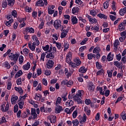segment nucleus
<instances>
[{
    "mask_svg": "<svg viewBox=\"0 0 126 126\" xmlns=\"http://www.w3.org/2000/svg\"><path fill=\"white\" fill-rule=\"evenodd\" d=\"M119 31L122 32V31H124L125 30L126 27L124 25V23H121L119 25Z\"/></svg>",
    "mask_w": 126,
    "mask_h": 126,
    "instance_id": "nucleus-29",
    "label": "nucleus"
},
{
    "mask_svg": "<svg viewBox=\"0 0 126 126\" xmlns=\"http://www.w3.org/2000/svg\"><path fill=\"white\" fill-rule=\"evenodd\" d=\"M74 101L77 102L78 104H83V101L82 100V99H80V98L78 99H75Z\"/></svg>",
    "mask_w": 126,
    "mask_h": 126,
    "instance_id": "nucleus-48",
    "label": "nucleus"
},
{
    "mask_svg": "<svg viewBox=\"0 0 126 126\" xmlns=\"http://www.w3.org/2000/svg\"><path fill=\"white\" fill-rule=\"evenodd\" d=\"M22 80V79H21V78H19L16 81L17 85H21V84H22V82L21 81Z\"/></svg>",
    "mask_w": 126,
    "mask_h": 126,
    "instance_id": "nucleus-46",
    "label": "nucleus"
},
{
    "mask_svg": "<svg viewBox=\"0 0 126 126\" xmlns=\"http://www.w3.org/2000/svg\"><path fill=\"white\" fill-rule=\"evenodd\" d=\"M126 7L120 9L119 11V14L121 16H124L125 14H126Z\"/></svg>",
    "mask_w": 126,
    "mask_h": 126,
    "instance_id": "nucleus-20",
    "label": "nucleus"
},
{
    "mask_svg": "<svg viewBox=\"0 0 126 126\" xmlns=\"http://www.w3.org/2000/svg\"><path fill=\"white\" fill-rule=\"evenodd\" d=\"M121 62H123V63H126V56H124L122 58Z\"/></svg>",
    "mask_w": 126,
    "mask_h": 126,
    "instance_id": "nucleus-64",
    "label": "nucleus"
},
{
    "mask_svg": "<svg viewBox=\"0 0 126 126\" xmlns=\"http://www.w3.org/2000/svg\"><path fill=\"white\" fill-rule=\"evenodd\" d=\"M120 35L121 36H123V37L126 38V31L121 32Z\"/></svg>",
    "mask_w": 126,
    "mask_h": 126,
    "instance_id": "nucleus-63",
    "label": "nucleus"
},
{
    "mask_svg": "<svg viewBox=\"0 0 126 126\" xmlns=\"http://www.w3.org/2000/svg\"><path fill=\"white\" fill-rule=\"evenodd\" d=\"M68 63L69 65H70L72 68H76V67L78 66L76 65L75 63L72 61H70L69 63Z\"/></svg>",
    "mask_w": 126,
    "mask_h": 126,
    "instance_id": "nucleus-25",
    "label": "nucleus"
},
{
    "mask_svg": "<svg viewBox=\"0 0 126 126\" xmlns=\"http://www.w3.org/2000/svg\"><path fill=\"white\" fill-rule=\"evenodd\" d=\"M56 106L55 109V112L56 114H60L61 112L63 110V106L61 105H57Z\"/></svg>",
    "mask_w": 126,
    "mask_h": 126,
    "instance_id": "nucleus-8",
    "label": "nucleus"
},
{
    "mask_svg": "<svg viewBox=\"0 0 126 126\" xmlns=\"http://www.w3.org/2000/svg\"><path fill=\"white\" fill-rule=\"evenodd\" d=\"M90 14H91V15H92L93 17H95V16L97 15V12H96V11L94 10H92L90 11Z\"/></svg>",
    "mask_w": 126,
    "mask_h": 126,
    "instance_id": "nucleus-37",
    "label": "nucleus"
},
{
    "mask_svg": "<svg viewBox=\"0 0 126 126\" xmlns=\"http://www.w3.org/2000/svg\"><path fill=\"white\" fill-rule=\"evenodd\" d=\"M0 110L2 111V113H5L6 110L4 109V107H5V102L2 104H1L0 106Z\"/></svg>",
    "mask_w": 126,
    "mask_h": 126,
    "instance_id": "nucleus-39",
    "label": "nucleus"
},
{
    "mask_svg": "<svg viewBox=\"0 0 126 126\" xmlns=\"http://www.w3.org/2000/svg\"><path fill=\"white\" fill-rule=\"evenodd\" d=\"M73 62L76 64L77 66H79V65L81 64V61H80V59L78 57L74 58L73 59Z\"/></svg>",
    "mask_w": 126,
    "mask_h": 126,
    "instance_id": "nucleus-10",
    "label": "nucleus"
},
{
    "mask_svg": "<svg viewBox=\"0 0 126 126\" xmlns=\"http://www.w3.org/2000/svg\"><path fill=\"white\" fill-rule=\"evenodd\" d=\"M65 105L66 107H71L74 105V102L72 100H68L67 102H65Z\"/></svg>",
    "mask_w": 126,
    "mask_h": 126,
    "instance_id": "nucleus-12",
    "label": "nucleus"
},
{
    "mask_svg": "<svg viewBox=\"0 0 126 126\" xmlns=\"http://www.w3.org/2000/svg\"><path fill=\"white\" fill-rule=\"evenodd\" d=\"M26 19H27V18L25 17V18H18L17 19V20L18 21H19V22L20 23H24V22H25V21H26Z\"/></svg>",
    "mask_w": 126,
    "mask_h": 126,
    "instance_id": "nucleus-34",
    "label": "nucleus"
},
{
    "mask_svg": "<svg viewBox=\"0 0 126 126\" xmlns=\"http://www.w3.org/2000/svg\"><path fill=\"white\" fill-rule=\"evenodd\" d=\"M107 73L108 75V77H110V78H112V76L113 75V70H111L109 71H107Z\"/></svg>",
    "mask_w": 126,
    "mask_h": 126,
    "instance_id": "nucleus-56",
    "label": "nucleus"
},
{
    "mask_svg": "<svg viewBox=\"0 0 126 126\" xmlns=\"http://www.w3.org/2000/svg\"><path fill=\"white\" fill-rule=\"evenodd\" d=\"M30 66H31V64L30 63L28 62L27 64H25L23 66V68L24 70H28L30 68Z\"/></svg>",
    "mask_w": 126,
    "mask_h": 126,
    "instance_id": "nucleus-21",
    "label": "nucleus"
},
{
    "mask_svg": "<svg viewBox=\"0 0 126 126\" xmlns=\"http://www.w3.org/2000/svg\"><path fill=\"white\" fill-rule=\"evenodd\" d=\"M63 52H65V51H67L69 48V43L67 42V41H64L63 44Z\"/></svg>",
    "mask_w": 126,
    "mask_h": 126,
    "instance_id": "nucleus-15",
    "label": "nucleus"
},
{
    "mask_svg": "<svg viewBox=\"0 0 126 126\" xmlns=\"http://www.w3.org/2000/svg\"><path fill=\"white\" fill-rule=\"evenodd\" d=\"M97 17H99V18H101L102 19V18H103V19L106 20L107 18H108V17L107 16H106L105 14H102V13H99L97 15Z\"/></svg>",
    "mask_w": 126,
    "mask_h": 126,
    "instance_id": "nucleus-28",
    "label": "nucleus"
},
{
    "mask_svg": "<svg viewBox=\"0 0 126 126\" xmlns=\"http://www.w3.org/2000/svg\"><path fill=\"white\" fill-rule=\"evenodd\" d=\"M62 21L61 20H56L54 22V27L57 30H59V28L62 26Z\"/></svg>",
    "mask_w": 126,
    "mask_h": 126,
    "instance_id": "nucleus-2",
    "label": "nucleus"
},
{
    "mask_svg": "<svg viewBox=\"0 0 126 126\" xmlns=\"http://www.w3.org/2000/svg\"><path fill=\"white\" fill-rule=\"evenodd\" d=\"M71 59H72V53L69 52L66 56V63H69L71 62Z\"/></svg>",
    "mask_w": 126,
    "mask_h": 126,
    "instance_id": "nucleus-6",
    "label": "nucleus"
},
{
    "mask_svg": "<svg viewBox=\"0 0 126 126\" xmlns=\"http://www.w3.org/2000/svg\"><path fill=\"white\" fill-rule=\"evenodd\" d=\"M72 25H74V24H77V22L78 21V19H77L76 16L73 17L71 19Z\"/></svg>",
    "mask_w": 126,
    "mask_h": 126,
    "instance_id": "nucleus-27",
    "label": "nucleus"
},
{
    "mask_svg": "<svg viewBox=\"0 0 126 126\" xmlns=\"http://www.w3.org/2000/svg\"><path fill=\"white\" fill-rule=\"evenodd\" d=\"M38 15V12L37 11H33L32 13V16L33 18H36Z\"/></svg>",
    "mask_w": 126,
    "mask_h": 126,
    "instance_id": "nucleus-54",
    "label": "nucleus"
},
{
    "mask_svg": "<svg viewBox=\"0 0 126 126\" xmlns=\"http://www.w3.org/2000/svg\"><path fill=\"white\" fill-rule=\"evenodd\" d=\"M31 116H32V120L34 121L35 119H37L38 115L36 113V109L35 108H31Z\"/></svg>",
    "mask_w": 126,
    "mask_h": 126,
    "instance_id": "nucleus-4",
    "label": "nucleus"
},
{
    "mask_svg": "<svg viewBox=\"0 0 126 126\" xmlns=\"http://www.w3.org/2000/svg\"><path fill=\"white\" fill-rule=\"evenodd\" d=\"M4 65L5 67L7 68V69H9V68H10V64H9V63H8V62H5Z\"/></svg>",
    "mask_w": 126,
    "mask_h": 126,
    "instance_id": "nucleus-44",
    "label": "nucleus"
},
{
    "mask_svg": "<svg viewBox=\"0 0 126 126\" xmlns=\"http://www.w3.org/2000/svg\"><path fill=\"white\" fill-rule=\"evenodd\" d=\"M50 53H48L46 56V58L47 59H54L55 58V55L53 54V52H50Z\"/></svg>",
    "mask_w": 126,
    "mask_h": 126,
    "instance_id": "nucleus-30",
    "label": "nucleus"
},
{
    "mask_svg": "<svg viewBox=\"0 0 126 126\" xmlns=\"http://www.w3.org/2000/svg\"><path fill=\"white\" fill-rule=\"evenodd\" d=\"M59 36L60 35H58V34L55 33L52 35V37H53V38L55 39L56 41H58V40L59 39Z\"/></svg>",
    "mask_w": 126,
    "mask_h": 126,
    "instance_id": "nucleus-61",
    "label": "nucleus"
},
{
    "mask_svg": "<svg viewBox=\"0 0 126 126\" xmlns=\"http://www.w3.org/2000/svg\"><path fill=\"white\" fill-rule=\"evenodd\" d=\"M42 83L43 85L47 86V85H48V81H47V79L46 78L42 79Z\"/></svg>",
    "mask_w": 126,
    "mask_h": 126,
    "instance_id": "nucleus-59",
    "label": "nucleus"
},
{
    "mask_svg": "<svg viewBox=\"0 0 126 126\" xmlns=\"http://www.w3.org/2000/svg\"><path fill=\"white\" fill-rule=\"evenodd\" d=\"M78 112L77 110H75L72 114V117L73 119H75L77 117Z\"/></svg>",
    "mask_w": 126,
    "mask_h": 126,
    "instance_id": "nucleus-53",
    "label": "nucleus"
},
{
    "mask_svg": "<svg viewBox=\"0 0 126 126\" xmlns=\"http://www.w3.org/2000/svg\"><path fill=\"white\" fill-rule=\"evenodd\" d=\"M106 60H108V62L113 61V60H114V54H112V53L110 52L107 55Z\"/></svg>",
    "mask_w": 126,
    "mask_h": 126,
    "instance_id": "nucleus-13",
    "label": "nucleus"
},
{
    "mask_svg": "<svg viewBox=\"0 0 126 126\" xmlns=\"http://www.w3.org/2000/svg\"><path fill=\"white\" fill-rule=\"evenodd\" d=\"M100 52H101V48L99 46L95 47L93 51V54H98V53H99Z\"/></svg>",
    "mask_w": 126,
    "mask_h": 126,
    "instance_id": "nucleus-18",
    "label": "nucleus"
},
{
    "mask_svg": "<svg viewBox=\"0 0 126 126\" xmlns=\"http://www.w3.org/2000/svg\"><path fill=\"white\" fill-rule=\"evenodd\" d=\"M23 53L25 55H28L29 54V50L28 48H25L23 49Z\"/></svg>",
    "mask_w": 126,
    "mask_h": 126,
    "instance_id": "nucleus-62",
    "label": "nucleus"
},
{
    "mask_svg": "<svg viewBox=\"0 0 126 126\" xmlns=\"http://www.w3.org/2000/svg\"><path fill=\"white\" fill-rule=\"evenodd\" d=\"M111 0H107V1H105L104 3H103V7L105 9H107L109 7V1H110Z\"/></svg>",
    "mask_w": 126,
    "mask_h": 126,
    "instance_id": "nucleus-32",
    "label": "nucleus"
},
{
    "mask_svg": "<svg viewBox=\"0 0 126 126\" xmlns=\"http://www.w3.org/2000/svg\"><path fill=\"white\" fill-rule=\"evenodd\" d=\"M88 89L89 91H90L91 92H94V90H95V86H94V84L92 83L89 86H88Z\"/></svg>",
    "mask_w": 126,
    "mask_h": 126,
    "instance_id": "nucleus-14",
    "label": "nucleus"
},
{
    "mask_svg": "<svg viewBox=\"0 0 126 126\" xmlns=\"http://www.w3.org/2000/svg\"><path fill=\"white\" fill-rule=\"evenodd\" d=\"M42 49L43 51L46 52L49 50V49H50V46L49 45H46L45 46H42Z\"/></svg>",
    "mask_w": 126,
    "mask_h": 126,
    "instance_id": "nucleus-49",
    "label": "nucleus"
},
{
    "mask_svg": "<svg viewBox=\"0 0 126 126\" xmlns=\"http://www.w3.org/2000/svg\"><path fill=\"white\" fill-rule=\"evenodd\" d=\"M29 48L32 51V52H34L35 51V49L36 48V42H33L32 45V42L30 41L28 43Z\"/></svg>",
    "mask_w": 126,
    "mask_h": 126,
    "instance_id": "nucleus-5",
    "label": "nucleus"
},
{
    "mask_svg": "<svg viewBox=\"0 0 126 126\" xmlns=\"http://www.w3.org/2000/svg\"><path fill=\"white\" fill-rule=\"evenodd\" d=\"M17 112H18V105L16 104L14 106V113H17Z\"/></svg>",
    "mask_w": 126,
    "mask_h": 126,
    "instance_id": "nucleus-60",
    "label": "nucleus"
},
{
    "mask_svg": "<svg viewBox=\"0 0 126 126\" xmlns=\"http://www.w3.org/2000/svg\"><path fill=\"white\" fill-rule=\"evenodd\" d=\"M8 1V5L12 7L14 5V3H15V0H6Z\"/></svg>",
    "mask_w": 126,
    "mask_h": 126,
    "instance_id": "nucleus-22",
    "label": "nucleus"
},
{
    "mask_svg": "<svg viewBox=\"0 0 126 126\" xmlns=\"http://www.w3.org/2000/svg\"><path fill=\"white\" fill-rule=\"evenodd\" d=\"M18 100V96L15 95H12L11 98V102L12 104H14L16 101Z\"/></svg>",
    "mask_w": 126,
    "mask_h": 126,
    "instance_id": "nucleus-23",
    "label": "nucleus"
},
{
    "mask_svg": "<svg viewBox=\"0 0 126 126\" xmlns=\"http://www.w3.org/2000/svg\"><path fill=\"white\" fill-rule=\"evenodd\" d=\"M47 119L50 120L51 124H55L57 122V116L55 115H51L50 117H48Z\"/></svg>",
    "mask_w": 126,
    "mask_h": 126,
    "instance_id": "nucleus-7",
    "label": "nucleus"
},
{
    "mask_svg": "<svg viewBox=\"0 0 126 126\" xmlns=\"http://www.w3.org/2000/svg\"><path fill=\"white\" fill-rule=\"evenodd\" d=\"M86 17H87L91 24H96V23L98 22V20H97L96 18H92V17L89 15H87Z\"/></svg>",
    "mask_w": 126,
    "mask_h": 126,
    "instance_id": "nucleus-3",
    "label": "nucleus"
},
{
    "mask_svg": "<svg viewBox=\"0 0 126 126\" xmlns=\"http://www.w3.org/2000/svg\"><path fill=\"white\" fill-rule=\"evenodd\" d=\"M96 67L97 69H102L103 66L98 62H96Z\"/></svg>",
    "mask_w": 126,
    "mask_h": 126,
    "instance_id": "nucleus-35",
    "label": "nucleus"
},
{
    "mask_svg": "<svg viewBox=\"0 0 126 126\" xmlns=\"http://www.w3.org/2000/svg\"><path fill=\"white\" fill-rule=\"evenodd\" d=\"M25 32H29V33H34L35 32V30L33 28L27 27L25 30Z\"/></svg>",
    "mask_w": 126,
    "mask_h": 126,
    "instance_id": "nucleus-17",
    "label": "nucleus"
},
{
    "mask_svg": "<svg viewBox=\"0 0 126 126\" xmlns=\"http://www.w3.org/2000/svg\"><path fill=\"white\" fill-rule=\"evenodd\" d=\"M75 2L76 4H78V5H81L83 3V2L81 0H75Z\"/></svg>",
    "mask_w": 126,
    "mask_h": 126,
    "instance_id": "nucleus-57",
    "label": "nucleus"
},
{
    "mask_svg": "<svg viewBox=\"0 0 126 126\" xmlns=\"http://www.w3.org/2000/svg\"><path fill=\"white\" fill-rule=\"evenodd\" d=\"M89 40L88 38H84L80 43V45H85L86 44V42Z\"/></svg>",
    "mask_w": 126,
    "mask_h": 126,
    "instance_id": "nucleus-45",
    "label": "nucleus"
},
{
    "mask_svg": "<svg viewBox=\"0 0 126 126\" xmlns=\"http://www.w3.org/2000/svg\"><path fill=\"white\" fill-rule=\"evenodd\" d=\"M62 102V98H61V97L59 96L56 100L55 105L56 106H58L59 105H60V104H61V102Z\"/></svg>",
    "mask_w": 126,
    "mask_h": 126,
    "instance_id": "nucleus-36",
    "label": "nucleus"
},
{
    "mask_svg": "<svg viewBox=\"0 0 126 126\" xmlns=\"http://www.w3.org/2000/svg\"><path fill=\"white\" fill-rule=\"evenodd\" d=\"M18 104L19 105V107L20 109H23V106H24V101H21L18 103Z\"/></svg>",
    "mask_w": 126,
    "mask_h": 126,
    "instance_id": "nucleus-42",
    "label": "nucleus"
},
{
    "mask_svg": "<svg viewBox=\"0 0 126 126\" xmlns=\"http://www.w3.org/2000/svg\"><path fill=\"white\" fill-rule=\"evenodd\" d=\"M120 45V41L119 39H116L114 42V47H118Z\"/></svg>",
    "mask_w": 126,
    "mask_h": 126,
    "instance_id": "nucleus-47",
    "label": "nucleus"
},
{
    "mask_svg": "<svg viewBox=\"0 0 126 126\" xmlns=\"http://www.w3.org/2000/svg\"><path fill=\"white\" fill-rule=\"evenodd\" d=\"M44 5H45V3H44V2L42 1V0H38L35 3V6H40L43 7Z\"/></svg>",
    "mask_w": 126,
    "mask_h": 126,
    "instance_id": "nucleus-11",
    "label": "nucleus"
},
{
    "mask_svg": "<svg viewBox=\"0 0 126 126\" xmlns=\"http://www.w3.org/2000/svg\"><path fill=\"white\" fill-rule=\"evenodd\" d=\"M73 71H74V70H73V69H72V68H71V69L69 70V73H68L66 74V77H67V78H69L70 77V76H71V75H72V74L73 73Z\"/></svg>",
    "mask_w": 126,
    "mask_h": 126,
    "instance_id": "nucleus-33",
    "label": "nucleus"
},
{
    "mask_svg": "<svg viewBox=\"0 0 126 126\" xmlns=\"http://www.w3.org/2000/svg\"><path fill=\"white\" fill-rule=\"evenodd\" d=\"M102 74H105V70L103 68L100 69V70H98L96 73V75L97 76L99 75H102Z\"/></svg>",
    "mask_w": 126,
    "mask_h": 126,
    "instance_id": "nucleus-26",
    "label": "nucleus"
},
{
    "mask_svg": "<svg viewBox=\"0 0 126 126\" xmlns=\"http://www.w3.org/2000/svg\"><path fill=\"white\" fill-rule=\"evenodd\" d=\"M11 16H13V17H14V18L17 17V11L15 10H13L11 12Z\"/></svg>",
    "mask_w": 126,
    "mask_h": 126,
    "instance_id": "nucleus-40",
    "label": "nucleus"
},
{
    "mask_svg": "<svg viewBox=\"0 0 126 126\" xmlns=\"http://www.w3.org/2000/svg\"><path fill=\"white\" fill-rule=\"evenodd\" d=\"M96 91H99L100 95H104V92H103V87L97 86Z\"/></svg>",
    "mask_w": 126,
    "mask_h": 126,
    "instance_id": "nucleus-31",
    "label": "nucleus"
},
{
    "mask_svg": "<svg viewBox=\"0 0 126 126\" xmlns=\"http://www.w3.org/2000/svg\"><path fill=\"white\" fill-rule=\"evenodd\" d=\"M7 1L6 0H4L2 2V7H3V8H5L7 6Z\"/></svg>",
    "mask_w": 126,
    "mask_h": 126,
    "instance_id": "nucleus-50",
    "label": "nucleus"
},
{
    "mask_svg": "<svg viewBox=\"0 0 126 126\" xmlns=\"http://www.w3.org/2000/svg\"><path fill=\"white\" fill-rule=\"evenodd\" d=\"M72 123L73 126H77L78 125H79V121L77 119L73 120Z\"/></svg>",
    "mask_w": 126,
    "mask_h": 126,
    "instance_id": "nucleus-41",
    "label": "nucleus"
},
{
    "mask_svg": "<svg viewBox=\"0 0 126 126\" xmlns=\"http://www.w3.org/2000/svg\"><path fill=\"white\" fill-rule=\"evenodd\" d=\"M22 74H23V72H22V70H19L16 73L15 76V78L16 79V78H18V77H20V76H21Z\"/></svg>",
    "mask_w": 126,
    "mask_h": 126,
    "instance_id": "nucleus-24",
    "label": "nucleus"
},
{
    "mask_svg": "<svg viewBox=\"0 0 126 126\" xmlns=\"http://www.w3.org/2000/svg\"><path fill=\"white\" fill-rule=\"evenodd\" d=\"M11 86H12V83L11 82H8L7 84V90H10V89H11Z\"/></svg>",
    "mask_w": 126,
    "mask_h": 126,
    "instance_id": "nucleus-58",
    "label": "nucleus"
},
{
    "mask_svg": "<svg viewBox=\"0 0 126 126\" xmlns=\"http://www.w3.org/2000/svg\"><path fill=\"white\" fill-rule=\"evenodd\" d=\"M121 116L122 118L123 121H126V113H125V111H123L121 114Z\"/></svg>",
    "mask_w": 126,
    "mask_h": 126,
    "instance_id": "nucleus-43",
    "label": "nucleus"
},
{
    "mask_svg": "<svg viewBox=\"0 0 126 126\" xmlns=\"http://www.w3.org/2000/svg\"><path fill=\"white\" fill-rule=\"evenodd\" d=\"M87 71V68H85V66H83L80 67L79 69V72L81 73H85Z\"/></svg>",
    "mask_w": 126,
    "mask_h": 126,
    "instance_id": "nucleus-16",
    "label": "nucleus"
},
{
    "mask_svg": "<svg viewBox=\"0 0 126 126\" xmlns=\"http://www.w3.org/2000/svg\"><path fill=\"white\" fill-rule=\"evenodd\" d=\"M72 85H73V82L71 80H69L67 83V87H70Z\"/></svg>",
    "mask_w": 126,
    "mask_h": 126,
    "instance_id": "nucleus-51",
    "label": "nucleus"
},
{
    "mask_svg": "<svg viewBox=\"0 0 126 126\" xmlns=\"http://www.w3.org/2000/svg\"><path fill=\"white\" fill-rule=\"evenodd\" d=\"M24 57L23 56L20 55L19 58V62L20 64L23 63Z\"/></svg>",
    "mask_w": 126,
    "mask_h": 126,
    "instance_id": "nucleus-38",
    "label": "nucleus"
},
{
    "mask_svg": "<svg viewBox=\"0 0 126 126\" xmlns=\"http://www.w3.org/2000/svg\"><path fill=\"white\" fill-rule=\"evenodd\" d=\"M45 56H46V54H45V53L41 54V55L40 57V61H42L43 62H44Z\"/></svg>",
    "mask_w": 126,
    "mask_h": 126,
    "instance_id": "nucleus-55",
    "label": "nucleus"
},
{
    "mask_svg": "<svg viewBox=\"0 0 126 126\" xmlns=\"http://www.w3.org/2000/svg\"><path fill=\"white\" fill-rule=\"evenodd\" d=\"M79 12V7L75 6L72 9V13L75 14V13H78Z\"/></svg>",
    "mask_w": 126,
    "mask_h": 126,
    "instance_id": "nucleus-19",
    "label": "nucleus"
},
{
    "mask_svg": "<svg viewBox=\"0 0 126 126\" xmlns=\"http://www.w3.org/2000/svg\"><path fill=\"white\" fill-rule=\"evenodd\" d=\"M66 35H67V33H66V32H63L61 33V38L62 39H63V38H65V37H66Z\"/></svg>",
    "mask_w": 126,
    "mask_h": 126,
    "instance_id": "nucleus-52",
    "label": "nucleus"
},
{
    "mask_svg": "<svg viewBox=\"0 0 126 126\" xmlns=\"http://www.w3.org/2000/svg\"><path fill=\"white\" fill-rule=\"evenodd\" d=\"M54 63H54V61L50 60H48L46 63L47 68H48L49 69H51V68H52L54 66Z\"/></svg>",
    "mask_w": 126,
    "mask_h": 126,
    "instance_id": "nucleus-9",
    "label": "nucleus"
},
{
    "mask_svg": "<svg viewBox=\"0 0 126 126\" xmlns=\"http://www.w3.org/2000/svg\"><path fill=\"white\" fill-rule=\"evenodd\" d=\"M9 58L11 61H13L15 63H16V62L18 61V58H19V54L11 53V55L9 54Z\"/></svg>",
    "mask_w": 126,
    "mask_h": 126,
    "instance_id": "nucleus-1",
    "label": "nucleus"
}]
</instances>
